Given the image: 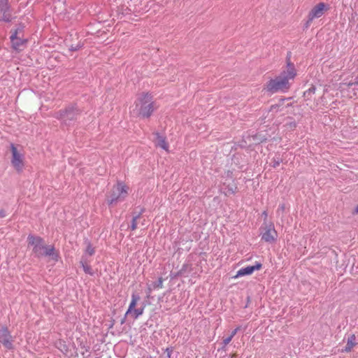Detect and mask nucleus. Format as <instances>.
Wrapping results in <instances>:
<instances>
[{"instance_id":"obj_1","label":"nucleus","mask_w":358,"mask_h":358,"mask_svg":"<svg viewBox=\"0 0 358 358\" xmlns=\"http://www.w3.org/2000/svg\"><path fill=\"white\" fill-rule=\"evenodd\" d=\"M28 245L32 246V254L38 259L49 257L54 261H58L59 254L55 252L52 245H45L43 238L39 236L29 234L27 237Z\"/></svg>"},{"instance_id":"obj_2","label":"nucleus","mask_w":358,"mask_h":358,"mask_svg":"<svg viewBox=\"0 0 358 358\" xmlns=\"http://www.w3.org/2000/svg\"><path fill=\"white\" fill-rule=\"evenodd\" d=\"M294 77H289V75L280 72V73L274 78L270 79L265 85L264 90L269 94L277 92L285 93L289 91L292 84L290 80H294Z\"/></svg>"},{"instance_id":"obj_3","label":"nucleus","mask_w":358,"mask_h":358,"mask_svg":"<svg viewBox=\"0 0 358 358\" xmlns=\"http://www.w3.org/2000/svg\"><path fill=\"white\" fill-rule=\"evenodd\" d=\"M135 106L138 116L142 118L150 117L155 110L152 96L148 92L143 93L135 102Z\"/></svg>"},{"instance_id":"obj_4","label":"nucleus","mask_w":358,"mask_h":358,"mask_svg":"<svg viewBox=\"0 0 358 358\" xmlns=\"http://www.w3.org/2000/svg\"><path fill=\"white\" fill-rule=\"evenodd\" d=\"M82 113V110L76 103H71L56 112L54 117L60 120L65 125H70L77 120Z\"/></svg>"},{"instance_id":"obj_5","label":"nucleus","mask_w":358,"mask_h":358,"mask_svg":"<svg viewBox=\"0 0 358 358\" xmlns=\"http://www.w3.org/2000/svg\"><path fill=\"white\" fill-rule=\"evenodd\" d=\"M128 187L122 182H118L114 186L110 196L107 199V203L111 206L117 203L119 201L123 200L127 195Z\"/></svg>"},{"instance_id":"obj_6","label":"nucleus","mask_w":358,"mask_h":358,"mask_svg":"<svg viewBox=\"0 0 358 358\" xmlns=\"http://www.w3.org/2000/svg\"><path fill=\"white\" fill-rule=\"evenodd\" d=\"M10 151L12 153L11 164L18 173H21L24 166V156L17 151L13 143L10 144Z\"/></svg>"},{"instance_id":"obj_7","label":"nucleus","mask_w":358,"mask_h":358,"mask_svg":"<svg viewBox=\"0 0 358 358\" xmlns=\"http://www.w3.org/2000/svg\"><path fill=\"white\" fill-rule=\"evenodd\" d=\"M263 231L261 233V239L268 243H273L276 241L278 233L275 229L274 225L271 223L264 228H261Z\"/></svg>"},{"instance_id":"obj_8","label":"nucleus","mask_w":358,"mask_h":358,"mask_svg":"<svg viewBox=\"0 0 358 358\" xmlns=\"http://www.w3.org/2000/svg\"><path fill=\"white\" fill-rule=\"evenodd\" d=\"M0 343L6 350H12L14 349L13 337L6 326L0 329Z\"/></svg>"},{"instance_id":"obj_9","label":"nucleus","mask_w":358,"mask_h":358,"mask_svg":"<svg viewBox=\"0 0 358 358\" xmlns=\"http://www.w3.org/2000/svg\"><path fill=\"white\" fill-rule=\"evenodd\" d=\"M0 12L2 13L1 20L5 22H11L10 6L8 0H0Z\"/></svg>"},{"instance_id":"obj_10","label":"nucleus","mask_w":358,"mask_h":358,"mask_svg":"<svg viewBox=\"0 0 358 358\" xmlns=\"http://www.w3.org/2000/svg\"><path fill=\"white\" fill-rule=\"evenodd\" d=\"M329 8L328 5L321 2L315 6L309 12L308 15L310 16V19L319 18L324 14V11Z\"/></svg>"},{"instance_id":"obj_11","label":"nucleus","mask_w":358,"mask_h":358,"mask_svg":"<svg viewBox=\"0 0 358 358\" xmlns=\"http://www.w3.org/2000/svg\"><path fill=\"white\" fill-rule=\"evenodd\" d=\"M291 52H289L286 57L287 69L283 70L282 72L289 75V77L295 78L296 76V70L294 63L291 62Z\"/></svg>"},{"instance_id":"obj_12","label":"nucleus","mask_w":358,"mask_h":358,"mask_svg":"<svg viewBox=\"0 0 358 358\" xmlns=\"http://www.w3.org/2000/svg\"><path fill=\"white\" fill-rule=\"evenodd\" d=\"M154 135L155 136V145L162 148L166 151H168L169 144L166 141V137L160 134L159 132H155Z\"/></svg>"},{"instance_id":"obj_13","label":"nucleus","mask_w":358,"mask_h":358,"mask_svg":"<svg viewBox=\"0 0 358 358\" xmlns=\"http://www.w3.org/2000/svg\"><path fill=\"white\" fill-rule=\"evenodd\" d=\"M80 264L81 265L84 272L90 275H94V272L92 270V267L89 265V262L85 255H83L80 261Z\"/></svg>"},{"instance_id":"obj_14","label":"nucleus","mask_w":358,"mask_h":358,"mask_svg":"<svg viewBox=\"0 0 358 358\" xmlns=\"http://www.w3.org/2000/svg\"><path fill=\"white\" fill-rule=\"evenodd\" d=\"M355 340H356L355 335V334H351L348 337V341H347L346 345L345 346L344 348L341 350V352H351V350L353 348V347H355L356 345V344H357L356 342H355Z\"/></svg>"},{"instance_id":"obj_15","label":"nucleus","mask_w":358,"mask_h":358,"mask_svg":"<svg viewBox=\"0 0 358 358\" xmlns=\"http://www.w3.org/2000/svg\"><path fill=\"white\" fill-rule=\"evenodd\" d=\"M223 186L224 187V194L226 196L235 194L238 190L237 185L234 181L228 184L224 182Z\"/></svg>"},{"instance_id":"obj_16","label":"nucleus","mask_w":358,"mask_h":358,"mask_svg":"<svg viewBox=\"0 0 358 358\" xmlns=\"http://www.w3.org/2000/svg\"><path fill=\"white\" fill-rule=\"evenodd\" d=\"M140 299V296L136 293H133L131 294V300L129 305L128 309L126 312V315H128L129 314L131 313L134 308H135V306H136L137 301Z\"/></svg>"},{"instance_id":"obj_17","label":"nucleus","mask_w":358,"mask_h":358,"mask_svg":"<svg viewBox=\"0 0 358 358\" xmlns=\"http://www.w3.org/2000/svg\"><path fill=\"white\" fill-rule=\"evenodd\" d=\"M253 273H254V271H252L251 266H248L246 267L241 268V269H239L237 271L236 275L234 276V278H238V277H241V276H245V275H250L252 274Z\"/></svg>"},{"instance_id":"obj_18","label":"nucleus","mask_w":358,"mask_h":358,"mask_svg":"<svg viewBox=\"0 0 358 358\" xmlns=\"http://www.w3.org/2000/svg\"><path fill=\"white\" fill-rule=\"evenodd\" d=\"M251 138H252L255 144H260L262 143L266 142L268 140L267 136L261 133H257L252 136Z\"/></svg>"},{"instance_id":"obj_19","label":"nucleus","mask_w":358,"mask_h":358,"mask_svg":"<svg viewBox=\"0 0 358 358\" xmlns=\"http://www.w3.org/2000/svg\"><path fill=\"white\" fill-rule=\"evenodd\" d=\"M144 208L141 209V211L138 213H134V216L132 218V220L131 222L130 229L132 231H134L137 229V220L139 219L141 216V215L144 212Z\"/></svg>"},{"instance_id":"obj_20","label":"nucleus","mask_w":358,"mask_h":358,"mask_svg":"<svg viewBox=\"0 0 358 358\" xmlns=\"http://www.w3.org/2000/svg\"><path fill=\"white\" fill-rule=\"evenodd\" d=\"M27 42V39H22L20 36H19V38L15 41L12 43V48L17 51L21 50L22 49L20 48L22 45H24Z\"/></svg>"},{"instance_id":"obj_21","label":"nucleus","mask_w":358,"mask_h":358,"mask_svg":"<svg viewBox=\"0 0 358 358\" xmlns=\"http://www.w3.org/2000/svg\"><path fill=\"white\" fill-rule=\"evenodd\" d=\"M316 91V87L315 85H311L310 87H309L307 90L303 92V97L305 100H310L313 94H315Z\"/></svg>"},{"instance_id":"obj_22","label":"nucleus","mask_w":358,"mask_h":358,"mask_svg":"<svg viewBox=\"0 0 358 358\" xmlns=\"http://www.w3.org/2000/svg\"><path fill=\"white\" fill-rule=\"evenodd\" d=\"M85 243L86 244V249L85 250V255H88L90 256H92L95 254V248L92 246L91 242L86 239L85 241Z\"/></svg>"},{"instance_id":"obj_23","label":"nucleus","mask_w":358,"mask_h":358,"mask_svg":"<svg viewBox=\"0 0 358 358\" xmlns=\"http://www.w3.org/2000/svg\"><path fill=\"white\" fill-rule=\"evenodd\" d=\"M192 264L187 262L184 263L181 267V268L179 270L180 272H181L182 275H185L186 273H189L192 271Z\"/></svg>"},{"instance_id":"obj_24","label":"nucleus","mask_w":358,"mask_h":358,"mask_svg":"<svg viewBox=\"0 0 358 358\" xmlns=\"http://www.w3.org/2000/svg\"><path fill=\"white\" fill-rule=\"evenodd\" d=\"M287 119L289 120L290 121L286 122V124H285V127L290 129L291 130L295 129V128L297 126L296 121L292 117H287Z\"/></svg>"},{"instance_id":"obj_25","label":"nucleus","mask_w":358,"mask_h":358,"mask_svg":"<svg viewBox=\"0 0 358 358\" xmlns=\"http://www.w3.org/2000/svg\"><path fill=\"white\" fill-rule=\"evenodd\" d=\"M57 348L60 350L64 354H66L69 352V348L63 341H59L57 343Z\"/></svg>"},{"instance_id":"obj_26","label":"nucleus","mask_w":358,"mask_h":358,"mask_svg":"<svg viewBox=\"0 0 358 358\" xmlns=\"http://www.w3.org/2000/svg\"><path fill=\"white\" fill-rule=\"evenodd\" d=\"M83 43L79 41L77 44H71L69 45V50L71 52L78 51L83 47Z\"/></svg>"},{"instance_id":"obj_27","label":"nucleus","mask_w":358,"mask_h":358,"mask_svg":"<svg viewBox=\"0 0 358 358\" xmlns=\"http://www.w3.org/2000/svg\"><path fill=\"white\" fill-rule=\"evenodd\" d=\"M144 310V307L138 308H134L132 311V316L134 319H137L139 316L143 315Z\"/></svg>"},{"instance_id":"obj_28","label":"nucleus","mask_w":358,"mask_h":358,"mask_svg":"<svg viewBox=\"0 0 358 358\" xmlns=\"http://www.w3.org/2000/svg\"><path fill=\"white\" fill-rule=\"evenodd\" d=\"M163 281H164V280H163V278L162 277L159 278L157 281H155V282H154L152 284V288L153 289H160V288H162V287H163Z\"/></svg>"},{"instance_id":"obj_29","label":"nucleus","mask_w":358,"mask_h":358,"mask_svg":"<svg viewBox=\"0 0 358 358\" xmlns=\"http://www.w3.org/2000/svg\"><path fill=\"white\" fill-rule=\"evenodd\" d=\"M282 162V159L280 156H275L272 159L273 167H278L280 163Z\"/></svg>"},{"instance_id":"obj_30","label":"nucleus","mask_w":358,"mask_h":358,"mask_svg":"<svg viewBox=\"0 0 358 358\" xmlns=\"http://www.w3.org/2000/svg\"><path fill=\"white\" fill-rule=\"evenodd\" d=\"M231 337L227 336L222 342V347L219 350H226V346L231 341Z\"/></svg>"},{"instance_id":"obj_31","label":"nucleus","mask_w":358,"mask_h":358,"mask_svg":"<svg viewBox=\"0 0 358 358\" xmlns=\"http://www.w3.org/2000/svg\"><path fill=\"white\" fill-rule=\"evenodd\" d=\"M24 29V25L22 23H20L17 25L16 29L13 30V31H16L17 36H20L21 34L23 33Z\"/></svg>"},{"instance_id":"obj_32","label":"nucleus","mask_w":358,"mask_h":358,"mask_svg":"<svg viewBox=\"0 0 358 358\" xmlns=\"http://www.w3.org/2000/svg\"><path fill=\"white\" fill-rule=\"evenodd\" d=\"M251 267L253 271H259L262 268V264L259 262H256L255 265L251 266Z\"/></svg>"},{"instance_id":"obj_33","label":"nucleus","mask_w":358,"mask_h":358,"mask_svg":"<svg viewBox=\"0 0 358 358\" xmlns=\"http://www.w3.org/2000/svg\"><path fill=\"white\" fill-rule=\"evenodd\" d=\"M20 36H17L16 31H13V29L11 30V35L10 36V42L11 43L15 41Z\"/></svg>"},{"instance_id":"obj_34","label":"nucleus","mask_w":358,"mask_h":358,"mask_svg":"<svg viewBox=\"0 0 358 358\" xmlns=\"http://www.w3.org/2000/svg\"><path fill=\"white\" fill-rule=\"evenodd\" d=\"M180 276H182V274H181V272H180V271H177V272H171L170 273V277L171 279H175V278H177L178 277H180Z\"/></svg>"},{"instance_id":"obj_35","label":"nucleus","mask_w":358,"mask_h":358,"mask_svg":"<svg viewBox=\"0 0 358 358\" xmlns=\"http://www.w3.org/2000/svg\"><path fill=\"white\" fill-rule=\"evenodd\" d=\"M280 104H273L270 106L269 111L275 110L276 112L280 111Z\"/></svg>"},{"instance_id":"obj_36","label":"nucleus","mask_w":358,"mask_h":358,"mask_svg":"<svg viewBox=\"0 0 358 358\" xmlns=\"http://www.w3.org/2000/svg\"><path fill=\"white\" fill-rule=\"evenodd\" d=\"M313 20L314 19H310V16L308 15V20L304 24V28L305 29L308 28Z\"/></svg>"},{"instance_id":"obj_37","label":"nucleus","mask_w":358,"mask_h":358,"mask_svg":"<svg viewBox=\"0 0 358 358\" xmlns=\"http://www.w3.org/2000/svg\"><path fill=\"white\" fill-rule=\"evenodd\" d=\"M241 329V327H237L235 329H234L229 337H231V339L234 338V336L236 334V333Z\"/></svg>"},{"instance_id":"obj_38","label":"nucleus","mask_w":358,"mask_h":358,"mask_svg":"<svg viewBox=\"0 0 358 358\" xmlns=\"http://www.w3.org/2000/svg\"><path fill=\"white\" fill-rule=\"evenodd\" d=\"M285 209V205L284 203L280 204L278 208V212L282 211L283 212Z\"/></svg>"},{"instance_id":"obj_39","label":"nucleus","mask_w":358,"mask_h":358,"mask_svg":"<svg viewBox=\"0 0 358 358\" xmlns=\"http://www.w3.org/2000/svg\"><path fill=\"white\" fill-rule=\"evenodd\" d=\"M6 216V213L3 209H0V218L5 217Z\"/></svg>"},{"instance_id":"obj_40","label":"nucleus","mask_w":358,"mask_h":358,"mask_svg":"<svg viewBox=\"0 0 358 358\" xmlns=\"http://www.w3.org/2000/svg\"><path fill=\"white\" fill-rule=\"evenodd\" d=\"M285 101V98H280V99H279L278 103L277 104H280V106H282L283 105V103H284Z\"/></svg>"},{"instance_id":"obj_41","label":"nucleus","mask_w":358,"mask_h":358,"mask_svg":"<svg viewBox=\"0 0 358 358\" xmlns=\"http://www.w3.org/2000/svg\"><path fill=\"white\" fill-rule=\"evenodd\" d=\"M127 316V315H126V314H125V315H124V317L121 320V321H120V324H124V323H125Z\"/></svg>"},{"instance_id":"obj_42","label":"nucleus","mask_w":358,"mask_h":358,"mask_svg":"<svg viewBox=\"0 0 358 358\" xmlns=\"http://www.w3.org/2000/svg\"><path fill=\"white\" fill-rule=\"evenodd\" d=\"M115 320H111V322H110V324L109 325V327H108V328H109V329L113 328V326H114V324H115Z\"/></svg>"},{"instance_id":"obj_43","label":"nucleus","mask_w":358,"mask_h":358,"mask_svg":"<svg viewBox=\"0 0 358 358\" xmlns=\"http://www.w3.org/2000/svg\"><path fill=\"white\" fill-rule=\"evenodd\" d=\"M347 85H348V87H352V85H356L354 83V81H353V82L350 81V82H349V83L347 84Z\"/></svg>"},{"instance_id":"obj_44","label":"nucleus","mask_w":358,"mask_h":358,"mask_svg":"<svg viewBox=\"0 0 358 358\" xmlns=\"http://www.w3.org/2000/svg\"><path fill=\"white\" fill-rule=\"evenodd\" d=\"M229 358H237V355L233 354V355H230Z\"/></svg>"},{"instance_id":"obj_45","label":"nucleus","mask_w":358,"mask_h":358,"mask_svg":"<svg viewBox=\"0 0 358 358\" xmlns=\"http://www.w3.org/2000/svg\"><path fill=\"white\" fill-rule=\"evenodd\" d=\"M354 213L358 214V205L355 207V208L354 210Z\"/></svg>"},{"instance_id":"obj_46","label":"nucleus","mask_w":358,"mask_h":358,"mask_svg":"<svg viewBox=\"0 0 358 358\" xmlns=\"http://www.w3.org/2000/svg\"><path fill=\"white\" fill-rule=\"evenodd\" d=\"M152 292V288L150 287H148L147 293L150 294Z\"/></svg>"},{"instance_id":"obj_47","label":"nucleus","mask_w":358,"mask_h":358,"mask_svg":"<svg viewBox=\"0 0 358 358\" xmlns=\"http://www.w3.org/2000/svg\"><path fill=\"white\" fill-rule=\"evenodd\" d=\"M293 106V103H287L286 107L288 108V107H291Z\"/></svg>"},{"instance_id":"obj_48","label":"nucleus","mask_w":358,"mask_h":358,"mask_svg":"<svg viewBox=\"0 0 358 358\" xmlns=\"http://www.w3.org/2000/svg\"><path fill=\"white\" fill-rule=\"evenodd\" d=\"M285 101L286 100L290 101L291 99H292V97H287V98H285Z\"/></svg>"},{"instance_id":"obj_49","label":"nucleus","mask_w":358,"mask_h":358,"mask_svg":"<svg viewBox=\"0 0 358 358\" xmlns=\"http://www.w3.org/2000/svg\"><path fill=\"white\" fill-rule=\"evenodd\" d=\"M126 10L130 11V9H129V8H127Z\"/></svg>"},{"instance_id":"obj_50","label":"nucleus","mask_w":358,"mask_h":358,"mask_svg":"<svg viewBox=\"0 0 358 358\" xmlns=\"http://www.w3.org/2000/svg\"><path fill=\"white\" fill-rule=\"evenodd\" d=\"M96 358H99V357H96Z\"/></svg>"}]
</instances>
